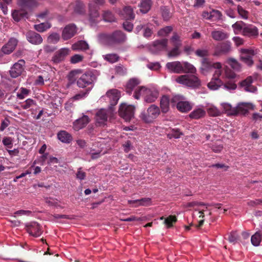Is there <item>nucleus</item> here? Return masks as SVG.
<instances>
[{"label":"nucleus","mask_w":262,"mask_h":262,"mask_svg":"<svg viewBox=\"0 0 262 262\" xmlns=\"http://www.w3.org/2000/svg\"><path fill=\"white\" fill-rule=\"evenodd\" d=\"M253 79L252 76H248L245 80L239 82L240 86L243 88L247 92L254 93L257 90L256 87L252 85Z\"/></svg>","instance_id":"17"},{"label":"nucleus","mask_w":262,"mask_h":262,"mask_svg":"<svg viewBox=\"0 0 262 262\" xmlns=\"http://www.w3.org/2000/svg\"><path fill=\"white\" fill-rule=\"evenodd\" d=\"M231 67L235 71H239L241 69V66L239 63L234 59H230L228 61Z\"/></svg>","instance_id":"58"},{"label":"nucleus","mask_w":262,"mask_h":262,"mask_svg":"<svg viewBox=\"0 0 262 262\" xmlns=\"http://www.w3.org/2000/svg\"><path fill=\"white\" fill-rule=\"evenodd\" d=\"M169 100L167 96H163L160 101V107L162 112L164 113H167L169 110Z\"/></svg>","instance_id":"34"},{"label":"nucleus","mask_w":262,"mask_h":262,"mask_svg":"<svg viewBox=\"0 0 262 262\" xmlns=\"http://www.w3.org/2000/svg\"><path fill=\"white\" fill-rule=\"evenodd\" d=\"M238 236L236 232H231L228 236V239L231 243L235 244L238 240Z\"/></svg>","instance_id":"60"},{"label":"nucleus","mask_w":262,"mask_h":262,"mask_svg":"<svg viewBox=\"0 0 262 262\" xmlns=\"http://www.w3.org/2000/svg\"><path fill=\"white\" fill-rule=\"evenodd\" d=\"M26 38L29 42L34 45H39L43 41L41 35L33 31H28L26 33Z\"/></svg>","instance_id":"18"},{"label":"nucleus","mask_w":262,"mask_h":262,"mask_svg":"<svg viewBox=\"0 0 262 262\" xmlns=\"http://www.w3.org/2000/svg\"><path fill=\"white\" fill-rule=\"evenodd\" d=\"M177 221V218L175 215H169L165 219L164 223L168 228L173 226V224Z\"/></svg>","instance_id":"45"},{"label":"nucleus","mask_w":262,"mask_h":262,"mask_svg":"<svg viewBox=\"0 0 262 262\" xmlns=\"http://www.w3.org/2000/svg\"><path fill=\"white\" fill-rule=\"evenodd\" d=\"M174 48L170 51L168 53V56L169 57H175L179 55L181 53V51L179 50V48L181 46H173Z\"/></svg>","instance_id":"59"},{"label":"nucleus","mask_w":262,"mask_h":262,"mask_svg":"<svg viewBox=\"0 0 262 262\" xmlns=\"http://www.w3.org/2000/svg\"><path fill=\"white\" fill-rule=\"evenodd\" d=\"M77 28L75 25L69 24L67 25L62 32V38L64 40H67L73 37L76 33Z\"/></svg>","instance_id":"14"},{"label":"nucleus","mask_w":262,"mask_h":262,"mask_svg":"<svg viewBox=\"0 0 262 262\" xmlns=\"http://www.w3.org/2000/svg\"><path fill=\"white\" fill-rule=\"evenodd\" d=\"M3 144L8 148H11L13 145V141L11 137H4L3 139Z\"/></svg>","instance_id":"63"},{"label":"nucleus","mask_w":262,"mask_h":262,"mask_svg":"<svg viewBox=\"0 0 262 262\" xmlns=\"http://www.w3.org/2000/svg\"><path fill=\"white\" fill-rule=\"evenodd\" d=\"M60 39V35L58 33H53L51 34L48 37L47 41L50 43H56Z\"/></svg>","instance_id":"48"},{"label":"nucleus","mask_w":262,"mask_h":262,"mask_svg":"<svg viewBox=\"0 0 262 262\" xmlns=\"http://www.w3.org/2000/svg\"><path fill=\"white\" fill-rule=\"evenodd\" d=\"M26 227L27 232L33 236H39L42 233L41 227L37 222H31Z\"/></svg>","instance_id":"16"},{"label":"nucleus","mask_w":262,"mask_h":262,"mask_svg":"<svg viewBox=\"0 0 262 262\" xmlns=\"http://www.w3.org/2000/svg\"><path fill=\"white\" fill-rule=\"evenodd\" d=\"M159 108L154 105H151L146 110L143 111L140 115L141 119L145 123H151L160 115Z\"/></svg>","instance_id":"6"},{"label":"nucleus","mask_w":262,"mask_h":262,"mask_svg":"<svg viewBox=\"0 0 262 262\" xmlns=\"http://www.w3.org/2000/svg\"><path fill=\"white\" fill-rule=\"evenodd\" d=\"M106 96L109 98L110 105L115 106L117 104L120 97V93L118 90L113 89L106 93Z\"/></svg>","instance_id":"20"},{"label":"nucleus","mask_w":262,"mask_h":262,"mask_svg":"<svg viewBox=\"0 0 262 262\" xmlns=\"http://www.w3.org/2000/svg\"><path fill=\"white\" fill-rule=\"evenodd\" d=\"M135 107L132 105H127L125 103L121 104L119 113L120 116L126 121H129L134 117Z\"/></svg>","instance_id":"8"},{"label":"nucleus","mask_w":262,"mask_h":262,"mask_svg":"<svg viewBox=\"0 0 262 262\" xmlns=\"http://www.w3.org/2000/svg\"><path fill=\"white\" fill-rule=\"evenodd\" d=\"M211 148L214 152H220L223 148V146L222 144H218L217 143H215L214 144L212 145Z\"/></svg>","instance_id":"64"},{"label":"nucleus","mask_w":262,"mask_h":262,"mask_svg":"<svg viewBox=\"0 0 262 262\" xmlns=\"http://www.w3.org/2000/svg\"><path fill=\"white\" fill-rule=\"evenodd\" d=\"M206 114V112L201 108H198L194 110L191 112L189 116V117L193 119H199L203 117Z\"/></svg>","instance_id":"33"},{"label":"nucleus","mask_w":262,"mask_h":262,"mask_svg":"<svg viewBox=\"0 0 262 262\" xmlns=\"http://www.w3.org/2000/svg\"><path fill=\"white\" fill-rule=\"evenodd\" d=\"M95 79V75L88 72L82 74L77 81V85L79 88H84L92 85Z\"/></svg>","instance_id":"9"},{"label":"nucleus","mask_w":262,"mask_h":262,"mask_svg":"<svg viewBox=\"0 0 262 262\" xmlns=\"http://www.w3.org/2000/svg\"><path fill=\"white\" fill-rule=\"evenodd\" d=\"M170 41L173 46H181L182 45L180 37L176 32L173 33V35L170 38Z\"/></svg>","instance_id":"47"},{"label":"nucleus","mask_w":262,"mask_h":262,"mask_svg":"<svg viewBox=\"0 0 262 262\" xmlns=\"http://www.w3.org/2000/svg\"><path fill=\"white\" fill-rule=\"evenodd\" d=\"M89 7L90 20L93 23H96L97 18L99 17V8L93 6V4H89Z\"/></svg>","instance_id":"24"},{"label":"nucleus","mask_w":262,"mask_h":262,"mask_svg":"<svg viewBox=\"0 0 262 262\" xmlns=\"http://www.w3.org/2000/svg\"><path fill=\"white\" fill-rule=\"evenodd\" d=\"M131 203H139V204L135 205V207L140 206H148L151 205V199L148 198H142L139 200H135V201L130 202Z\"/></svg>","instance_id":"41"},{"label":"nucleus","mask_w":262,"mask_h":262,"mask_svg":"<svg viewBox=\"0 0 262 262\" xmlns=\"http://www.w3.org/2000/svg\"><path fill=\"white\" fill-rule=\"evenodd\" d=\"M50 26L48 24L45 23H40L38 25H34V29L40 32H42L45 31L47 29L50 28Z\"/></svg>","instance_id":"56"},{"label":"nucleus","mask_w":262,"mask_h":262,"mask_svg":"<svg viewBox=\"0 0 262 262\" xmlns=\"http://www.w3.org/2000/svg\"><path fill=\"white\" fill-rule=\"evenodd\" d=\"M236 81L234 80L228 79L226 81L225 83L223 82V84L221 86H223L225 89L227 90H234L237 88V85L235 83Z\"/></svg>","instance_id":"38"},{"label":"nucleus","mask_w":262,"mask_h":262,"mask_svg":"<svg viewBox=\"0 0 262 262\" xmlns=\"http://www.w3.org/2000/svg\"><path fill=\"white\" fill-rule=\"evenodd\" d=\"M141 96L144 98V101L147 103H152L157 99L159 96L158 91L155 89H148L144 86L138 87L135 90L134 97L139 99Z\"/></svg>","instance_id":"3"},{"label":"nucleus","mask_w":262,"mask_h":262,"mask_svg":"<svg viewBox=\"0 0 262 262\" xmlns=\"http://www.w3.org/2000/svg\"><path fill=\"white\" fill-rule=\"evenodd\" d=\"M89 48L88 44L83 40H80L73 44L72 49L74 50H85Z\"/></svg>","instance_id":"36"},{"label":"nucleus","mask_w":262,"mask_h":262,"mask_svg":"<svg viewBox=\"0 0 262 262\" xmlns=\"http://www.w3.org/2000/svg\"><path fill=\"white\" fill-rule=\"evenodd\" d=\"M83 59V56L79 54H75L71 58V62L72 63H77L81 61Z\"/></svg>","instance_id":"61"},{"label":"nucleus","mask_w":262,"mask_h":262,"mask_svg":"<svg viewBox=\"0 0 262 262\" xmlns=\"http://www.w3.org/2000/svg\"><path fill=\"white\" fill-rule=\"evenodd\" d=\"M182 135H183V133L179 128H173L171 130V132L167 134V137L169 139H171L172 138L178 139L180 138Z\"/></svg>","instance_id":"46"},{"label":"nucleus","mask_w":262,"mask_h":262,"mask_svg":"<svg viewBox=\"0 0 262 262\" xmlns=\"http://www.w3.org/2000/svg\"><path fill=\"white\" fill-rule=\"evenodd\" d=\"M111 112L105 109H100L96 114V121L98 126L104 125L107 121V118Z\"/></svg>","instance_id":"13"},{"label":"nucleus","mask_w":262,"mask_h":262,"mask_svg":"<svg viewBox=\"0 0 262 262\" xmlns=\"http://www.w3.org/2000/svg\"><path fill=\"white\" fill-rule=\"evenodd\" d=\"M161 11L162 18L164 21H168L171 17V14L169 9L166 6L161 7Z\"/></svg>","instance_id":"40"},{"label":"nucleus","mask_w":262,"mask_h":262,"mask_svg":"<svg viewBox=\"0 0 262 262\" xmlns=\"http://www.w3.org/2000/svg\"><path fill=\"white\" fill-rule=\"evenodd\" d=\"M153 28L154 26L152 24L150 23L146 24L143 30V36L145 38L150 37L153 34Z\"/></svg>","instance_id":"37"},{"label":"nucleus","mask_w":262,"mask_h":262,"mask_svg":"<svg viewBox=\"0 0 262 262\" xmlns=\"http://www.w3.org/2000/svg\"><path fill=\"white\" fill-rule=\"evenodd\" d=\"M237 12L241 17L245 19L248 18L249 12L244 9L241 6L238 5L237 8Z\"/></svg>","instance_id":"55"},{"label":"nucleus","mask_w":262,"mask_h":262,"mask_svg":"<svg viewBox=\"0 0 262 262\" xmlns=\"http://www.w3.org/2000/svg\"><path fill=\"white\" fill-rule=\"evenodd\" d=\"M166 67L172 72L176 73H181L183 72V64L180 61L168 62Z\"/></svg>","instance_id":"23"},{"label":"nucleus","mask_w":262,"mask_h":262,"mask_svg":"<svg viewBox=\"0 0 262 262\" xmlns=\"http://www.w3.org/2000/svg\"><path fill=\"white\" fill-rule=\"evenodd\" d=\"M19 92V93L17 94V97L19 99H23L29 94L31 91L26 88H21Z\"/></svg>","instance_id":"53"},{"label":"nucleus","mask_w":262,"mask_h":262,"mask_svg":"<svg viewBox=\"0 0 262 262\" xmlns=\"http://www.w3.org/2000/svg\"><path fill=\"white\" fill-rule=\"evenodd\" d=\"M179 100V97L175 96L171 99L170 102L171 103H177V108L180 112L186 113L191 110L192 106L189 102Z\"/></svg>","instance_id":"11"},{"label":"nucleus","mask_w":262,"mask_h":262,"mask_svg":"<svg viewBox=\"0 0 262 262\" xmlns=\"http://www.w3.org/2000/svg\"><path fill=\"white\" fill-rule=\"evenodd\" d=\"M102 17L105 21L113 22L115 21V17L113 13L109 10L103 11Z\"/></svg>","instance_id":"42"},{"label":"nucleus","mask_w":262,"mask_h":262,"mask_svg":"<svg viewBox=\"0 0 262 262\" xmlns=\"http://www.w3.org/2000/svg\"><path fill=\"white\" fill-rule=\"evenodd\" d=\"M231 49V43L229 41H226L218 44L216 47L215 55H218L221 54H226L230 51Z\"/></svg>","instance_id":"22"},{"label":"nucleus","mask_w":262,"mask_h":262,"mask_svg":"<svg viewBox=\"0 0 262 262\" xmlns=\"http://www.w3.org/2000/svg\"><path fill=\"white\" fill-rule=\"evenodd\" d=\"M25 63L24 59H20L15 63L9 71L11 77L15 78L19 76L24 70Z\"/></svg>","instance_id":"10"},{"label":"nucleus","mask_w":262,"mask_h":262,"mask_svg":"<svg viewBox=\"0 0 262 262\" xmlns=\"http://www.w3.org/2000/svg\"><path fill=\"white\" fill-rule=\"evenodd\" d=\"M74 11L75 13L78 14L84 13V7L83 4L79 2H76L74 6Z\"/></svg>","instance_id":"49"},{"label":"nucleus","mask_w":262,"mask_h":262,"mask_svg":"<svg viewBox=\"0 0 262 262\" xmlns=\"http://www.w3.org/2000/svg\"><path fill=\"white\" fill-rule=\"evenodd\" d=\"M57 138L62 143H70L73 140L72 135L66 130H60L57 135Z\"/></svg>","instance_id":"27"},{"label":"nucleus","mask_w":262,"mask_h":262,"mask_svg":"<svg viewBox=\"0 0 262 262\" xmlns=\"http://www.w3.org/2000/svg\"><path fill=\"white\" fill-rule=\"evenodd\" d=\"M121 15L126 20H133L135 17L134 9L131 6H125L121 12Z\"/></svg>","instance_id":"25"},{"label":"nucleus","mask_w":262,"mask_h":262,"mask_svg":"<svg viewBox=\"0 0 262 262\" xmlns=\"http://www.w3.org/2000/svg\"><path fill=\"white\" fill-rule=\"evenodd\" d=\"M36 105V102L34 100L29 98L21 103V107L24 110L30 109Z\"/></svg>","instance_id":"39"},{"label":"nucleus","mask_w":262,"mask_h":262,"mask_svg":"<svg viewBox=\"0 0 262 262\" xmlns=\"http://www.w3.org/2000/svg\"><path fill=\"white\" fill-rule=\"evenodd\" d=\"M208 114L211 116H218L220 115V111L214 106H210L207 108Z\"/></svg>","instance_id":"52"},{"label":"nucleus","mask_w":262,"mask_h":262,"mask_svg":"<svg viewBox=\"0 0 262 262\" xmlns=\"http://www.w3.org/2000/svg\"><path fill=\"white\" fill-rule=\"evenodd\" d=\"M202 70H209L211 68L215 69L211 81L208 83V87L212 90H217L223 84V81L220 79L222 73V65L220 62L212 63L207 58H204L202 61Z\"/></svg>","instance_id":"1"},{"label":"nucleus","mask_w":262,"mask_h":262,"mask_svg":"<svg viewBox=\"0 0 262 262\" xmlns=\"http://www.w3.org/2000/svg\"><path fill=\"white\" fill-rule=\"evenodd\" d=\"M168 41L167 38H162L152 41L148 46L150 52L156 54L162 51L167 50Z\"/></svg>","instance_id":"7"},{"label":"nucleus","mask_w":262,"mask_h":262,"mask_svg":"<svg viewBox=\"0 0 262 262\" xmlns=\"http://www.w3.org/2000/svg\"><path fill=\"white\" fill-rule=\"evenodd\" d=\"M103 39L107 45L114 46L124 43L127 37L122 31L117 30L112 33L103 34Z\"/></svg>","instance_id":"4"},{"label":"nucleus","mask_w":262,"mask_h":262,"mask_svg":"<svg viewBox=\"0 0 262 262\" xmlns=\"http://www.w3.org/2000/svg\"><path fill=\"white\" fill-rule=\"evenodd\" d=\"M176 80L179 83L192 89L198 88L201 85V80L198 76L193 74H185L179 76L176 78Z\"/></svg>","instance_id":"5"},{"label":"nucleus","mask_w":262,"mask_h":262,"mask_svg":"<svg viewBox=\"0 0 262 262\" xmlns=\"http://www.w3.org/2000/svg\"><path fill=\"white\" fill-rule=\"evenodd\" d=\"M210 13L211 19L217 20L222 19V14L220 11L213 9L212 10Z\"/></svg>","instance_id":"54"},{"label":"nucleus","mask_w":262,"mask_h":262,"mask_svg":"<svg viewBox=\"0 0 262 262\" xmlns=\"http://www.w3.org/2000/svg\"><path fill=\"white\" fill-rule=\"evenodd\" d=\"M262 242V232H256L251 237V242L254 246H258Z\"/></svg>","instance_id":"35"},{"label":"nucleus","mask_w":262,"mask_h":262,"mask_svg":"<svg viewBox=\"0 0 262 262\" xmlns=\"http://www.w3.org/2000/svg\"><path fill=\"white\" fill-rule=\"evenodd\" d=\"M223 107L224 110L231 115H236V112L235 107H232L230 104L224 103L223 104Z\"/></svg>","instance_id":"51"},{"label":"nucleus","mask_w":262,"mask_h":262,"mask_svg":"<svg viewBox=\"0 0 262 262\" xmlns=\"http://www.w3.org/2000/svg\"><path fill=\"white\" fill-rule=\"evenodd\" d=\"M90 121L89 117L83 115L81 118L76 120L73 122V128L75 130H79L85 127Z\"/></svg>","instance_id":"19"},{"label":"nucleus","mask_w":262,"mask_h":262,"mask_svg":"<svg viewBox=\"0 0 262 262\" xmlns=\"http://www.w3.org/2000/svg\"><path fill=\"white\" fill-rule=\"evenodd\" d=\"M24 10L31 9L36 6V2L34 0H18L17 2Z\"/></svg>","instance_id":"30"},{"label":"nucleus","mask_w":262,"mask_h":262,"mask_svg":"<svg viewBox=\"0 0 262 262\" xmlns=\"http://www.w3.org/2000/svg\"><path fill=\"white\" fill-rule=\"evenodd\" d=\"M70 52V50L69 48H61L55 53L52 58V61L55 63H60L65 59Z\"/></svg>","instance_id":"12"},{"label":"nucleus","mask_w":262,"mask_h":262,"mask_svg":"<svg viewBox=\"0 0 262 262\" xmlns=\"http://www.w3.org/2000/svg\"><path fill=\"white\" fill-rule=\"evenodd\" d=\"M28 13L25 10L21 9L20 10H15L12 13L13 18L15 21H19L22 18L26 17Z\"/></svg>","instance_id":"31"},{"label":"nucleus","mask_w":262,"mask_h":262,"mask_svg":"<svg viewBox=\"0 0 262 262\" xmlns=\"http://www.w3.org/2000/svg\"><path fill=\"white\" fill-rule=\"evenodd\" d=\"M91 89L90 88H87L84 91H82L80 92L79 93L75 95L73 97V99L74 100H79L81 99H83L86 97L90 91Z\"/></svg>","instance_id":"57"},{"label":"nucleus","mask_w":262,"mask_h":262,"mask_svg":"<svg viewBox=\"0 0 262 262\" xmlns=\"http://www.w3.org/2000/svg\"><path fill=\"white\" fill-rule=\"evenodd\" d=\"M241 59L248 66L253 64L252 57L254 55V51L251 50L243 49L241 50Z\"/></svg>","instance_id":"15"},{"label":"nucleus","mask_w":262,"mask_h":262,"mask_svg":"<svg viewBox=\"0 0 262 262\" xmlns=\"http://www.w3.org/2000/svg\"><path fill=\"white\" fill-rule=\"evenodd\" d=\"M235 34L241 33L248 37L255 38L258 35V30L256 27L251 24H247L242 21H238L232 25Z\"/></svg>","instance_id":"2"},{"label":"nucleus","mask_w":262,"mask_h":262,"mask_svg":"<svg viewBox=\"0 0 262 262\" xmlns=\"http://www.w3.org/2000/svg\"><path fill=\"white\" fill-rule=\"evenodd\" d=\"M172 30L173 28L171 26H166L160 29L157 33V35L158 36L165 37L168 36L172 32Z\"/></svg>","instance_id":"43"},{"label":"nucleus","mask_w":262,"mask_h":262,"mask_svg":"<svg viewBox=\"0 0 262 262\" xmlns=\"http://www.w3.org/2000/svg\"><path fill=\"white\" fill-rule=\"evenodd\" d=\"M17 44V40L14 38H10L8 42L3 46L2 48L3 53L6 54H9L15 49Z\"/></svg>","instance_id":"21"},{"label":"nucleus","mask_w":262,"mask_h":262,"mask_svg":"<svg viewBox=\"0 0 262 262\" xmlns=\"http://www.w3.org/2000/svg\"><path fill=\"white\" fill-rule=\"evenodd\" d=\"M225 76L228 79L234 80L236 77V74L230 69H226L225 71Z\"/></svg>","instance_id":"62"},{"label":"nucleus","mask_w":262,"mask_h":262,"mask_svg":"<svg viewBox=\"0 0 262 262\" xmlns=\"http://www.w3.org/2000/svg\"><path fill=\"white\" fill-rule=\"evenodd\" d=\"M183 72L184 73H190L194 74L196 72V70L195 67L191 64L187 62H185L183 64Z\"/></svg>","instance_id":"44"},{"label":"nucleus","mask_w":262,"mask_h":262,"mask_svg":"<svg viewBox=\"0 0 262 262\" xmlns=\"http://www.w3.org/2000/svg\"><path fill=\"white\" fill-rule=\"evenodd\" d=\"M140 83V81L137 78L130 79L126 84V92L129 95L132 94L134 89Z\"/></svg>","instance_id":"32"},{"label":"nucleus","mask_w":262,"mask_h":262,"mask_svg":"<svg viewBox=\"0 0 262 262\" xmlns=\"http://www.w3.org/2000/svg\"><path fill=\"white\" fill-rule=\"evenodd\" d=\"M104 58L111 63H114L119 60V57L116 54H108L104 56Z\"/></svg>","instance_id":"50"},{"label":"nucleus","mask_w":262,"mask_h":262,"mask_svg":"<svg viewBox=\"0 0 262 262\" xmlns=\"http://www.w3.org/2000/svg\"><path fill=\"white\" fill-rule=\"evenodd\" d=\"M211 37L216 41H222L228 38V34L223 31L214 30L211 32Z\"/></svg>","instance_id":"28"},{"label":"nucleus","mask_w":262,"mask_h":262,"mask_svg":"<svg viewBox=\"0 0 262 262\" xmlns=\"http://www.w3.org/2000/svg\"><path fill=\"white\" fill-rule=\"evenodd\" d=\"M152 5V0H141L138 7L140 12L143 14H146L150 10Z\"/></svg>","instance_id":"26"},{"label":"nucleus","mask_w":262,"mask_h":262,"mask_svg":"<svg viewBox=\"0 0 262 262\" xmlns=\"http://www.w3.org/2000/svg\"><path fill=\"white\" fill-rule=\"evenodd\" d=\"M252 107V105L249 103H239L236 107L235 110L236 112V115L238 114H246Z\"/></svg>","instance_id":"29"}]
</instances>
